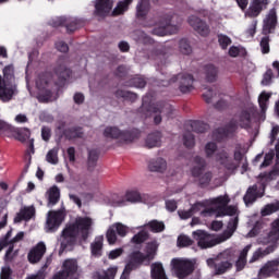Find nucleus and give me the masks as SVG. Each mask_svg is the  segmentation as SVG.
<instances>
[{"mask_svg": "<svg viewBox=\"0 0 279 279\" xmlns=\"http://www.w3.org/2000/svg\"><path fill=\"white\" fill-rule=\"evenodd\" d=\"M230 204V197L228 195L218 196L210 198L204 203L194 204L189 210H179L178 215L180 219H191L192 215H197L201 213L203 217H223V215H229L230 217L236 215L238 209L234 206H230L227 209L226 206Z\"/></svg>", "mask_w": 279, "mask_h": 279, "instance_id": "obj_1", "label": "nucleus"}, {"mask_svg": "<svg viewBox=\"0 0 279 279\" xmlns=\"http://www.w3.org/2000/svg\"><path fill=\"white\" fill-rule=\"evenodd\" d=\"M156 247L158 246H151L146 254L141 251H133L131 254H129L128 263L121 275V279L130 278V274L138 269V267L142 265H149V263H151L156 256Z\"/></svg>", "mask_w": 279, "mask_h": 279, "instance_id": "obj_2", "label": "nucleus"}, {"mask_svg": "<svg viewBox=\"0 0 279 279\" xmlns=\"http://www.w3.org/2000/svg\"><path fill=\"white\" fill-rule=\"evenodd\" d=\"M102 136L106 141H117L118 143H132L136 136L128 131H121L117 126H106L102 130Z\"/></svg>", "mask_w": 279, "mask_h": 279, "instance_id": "obj_3", "label": "nucleus"}, {"mask_svg": "<svg viewBox=\"0 0 279 279\" xmlns=\"http://www.w3.org/2000/svg\"><path fill=\"white\" fill-rule=\"evenodd\" d=\"M66 217V209L64 207L59 210H49L46 215V232H56L62 226Z\"/></svg>", "mask_w": 279, "mask_h": 279, "instance_id": "obj_4", "label": "nucleus"}, {"mask_svg": "<svg viewBox=\"0 0 279 279\" xmlns=\"http://www.w3.org/2000/svg\"><path fill=\"white\" fill-rule=\"evenodd\" d=\"M171 265L174 269V274L177 278L179 279H184L191 276L193 271H195V265L193 264V262L189 259L173 258L171 260Z\"/></svg>", "mask_w": 279, "mask_h": 279, "instance_id": "obj_5", "label": "nucleus"}, {"mask_svg": "<svg viewBox=\"0 0 279 279\" xmlns=\"http://www.w3.org/2000/svg\"><path fill=\"white\" fill-rule=\"evenodd\" d=\"M93 218L80 217L76 219L75 223L72 227V238L77 236L78 239H86L88 232L94 226Z\"/></svg>", "mask_w": 279, "mask_h": 279, "instance_id": "obj_6", "label": "nucleus"}, {"mask_svg": "<svg viewBox=\"0 0 279 279\" xmlns=\"http://www.w3.org/2000/svg\"><path fill=\"white\" fill-rule=\"evenodd\" d=\"M143 197L141 196V193L138 191H129L125 193L124 198L122 197H116L111 201L110 206L113 208H121L123 206L128 205V202L131 204H136L138 202H142Z\"/></svg>", "mask_w": 279, "mask_h": 279, "instance_id": "obj_7", "label": "nucleus"}, {"mask_svg": "<svg viewBox=\"0 0 279 279\" xmlns=\"http://www.w3.org/2000/svg\"><path fill=\"white\" fill-rule=\"evenodd\" d=\"M37 88H39V101H53L56 97H53V92L49 89V81L47 80V76L39 77L36 82Z\"/></svg>", "mask_w": 279, "mask_h": 279, "instance_id": "obj_8", "label": "nucleus"}, {"mask_svg": "<svg viewBox=\"0 0 279 279\" xmlns=\"http://www.w3.org/2000/svg\"><path fill=\"white\" fill-rule=\"evenodd\" d=\"M16 93V86L10 81H5L0 76V100L10 101Z\"/></svg>", "mask_w": 279, "mask_h": 279, "instance_id": "obj_9", "label": "nucleus"}, {"mask_svg": "<svg viewBox=\"0 0 279 279\" xmlns=\"http://www.w3.org/2000/svg\"><path fill=\"white\" fill-rule=\"evenodd\" d=\"M267 5H269V0H251L245 16L248 19H256L263 10L267 9Z\"/></svg>", "mask_w": 279, "mask_h": 279, "instance_id": "obj_10", "label": "nucleus"}, {"mask_svg": "<svg viewBox=\"0 0 279 279\" xmlns=\"http://www.w3.org/2000/svg\"><path fill=\"white\" fill-rule=\"evenodd\" d=\"M189 24L199 36L206 37L210 34V26L195 15L190 16Z\"/></svg>", "mask_w": 279, "mask_h": 279, "instance_id": "obj_11", "label": "nucleus"}, {"mask_svg": "<svg viewBox=\"0 0 279 279\" xmlns=\"http://www.w3.org/2000/svg\"><path fill=\"white\" fill-rule=\"evenodd\" d=\"M114 5V0H97L95 4V14L100 19L112 14V8Z\"/></svg>", "mask_w": 279, "mask_h": 279, "instance_id": "obj_12", "label": "nucleus"}, {"mask_svg": "<svg viewBox=\"0 0 279 279\" xmlns=\"http://www.w3.org/2000/svg\"><path fill=\"white\" fill-rule=\"evenodd\" d=\"M265 195V186H262L258 189V185H253L248 187L245 196H244V203L246 206H250V204H254L258 197H263Z\"/></svg>", "mask_w": 279, "mask_h": 279, "instance_id": "obj_13", "label": "nucleus"}, {"mask_svg": "<svg viewBox=\"0 0 279 279\" xmlns=\"http://www.w3.org/2000/svg\"><path fill=\"white\" fill-rule=\"evenodd\" d=\"M148 169L153 173H167V169H169V163L167 162V159L162 157H157L149 161Z\"/></svg>", "mask_w": 279, "mask_h": 279, "instance_id": "obj_14", "label": "nucleus"}, {"mask_svg": "<svg viewBox=\"0 0 279 279\" xmlns=\"http://www.w3.org/2000/svg\"><path fill=\"white\" fill-rule=\"evenodd\" d=\"M36 215V208L34 206L23 207L15 216L14 223H21V221H29Z\"/></svg>", "mask_w": 279, "mask_h": 279, "instance_id": "obj_15", "label": "nucleus"}, {"mask_svg": "<svg viewBox=\"0 0 279 279\" xmlns=\"http://www.w3.org/2000/svg\"><path fill=\"white\" fill-rule=\"evenodd\" d=\"M46 252V245H37L33 247L27 255L28 262L32 263V265H35V263H39V260L43 259V256H45Z\"/></svg>", "mask_w": 279, "mask_h": 279, "instance_id": "obj_16", "label": "nucleus"}, {"mask_svg": "<svg viewBox=\"0 0 279 279\" xmlns=\"http://www.w3.org/2000/svg\"><path fill=\"white\" fill-rule=\"evenodd\" d=\"M177 82L181 93H191V89L193 88V76L189 74H179L177 76Z\"/></svg>", "mask_w": 279, "mask_h": 279, "instance_id": "obj_17", "label": "nucleus"}, {"mask_svg": "<svg viewBox=\"0 0 279 279\" xmlns=\"http://www.w3.org/2000/svg\"><path fill=\"white\" fill-rule=\"evenodd\" d=\"M178 29H180V24L170 23L155 27L153 34L156 36H167V34H175Z\"/></svg>", "mask_w": 279, "mask_h": 279, "instance_id": "obj_18", "label": "nucleus"}, {"mask_svg": "<svg viewBox=\"0 0 279 279\" xmlns=\"http://www.w3.org/2000/svg\"><path fill=\"white\" fill-rule=\"evenodd\" d=\"M269 99H271V94L267 92H262L258 96V105L262 110L260 121H265V113L267 112V108L269 106Z\"/></svg>", "mask_w": 279, "mask_h": 279, "instance_id": "obj_19", "label": "nucleus"}, {"mask_svg": "<svg viewBox=\"0 0 279 279\" xmlns=\"http://www.w3.org/2000/svg\"><path fill=\"white\" fill-rule=\"evenodd\" d=\"M71 277V259H65L61 270L57 271L50 279H69Z\"/></svg>", "mask_w": 279, "mask_h": 279, "instance_id": "obj_20", "label": "nucleus"}, {"mask_svg": "<svg viewBox=\"0 0 279 279\" xmlns=\"http://www.w3.org/2000/svg\"><path fill=\"white\" fill-rule=\"evenodd\" d=\"M277 16L276 10H270L268 16L264 21V34H271V31L276 27Z\"/></svg>", "mask_w": 279, "mask_h": 279, "instance_id": "obj_21", "label": "nucleus"}, {"mask_svg": "<svg viewBox=\"0 0 279 279\" xmlns=\"http://www.w3.org/2000/svg\"><path fill=\"white\" fill-rule=\"evenodd\" d=\"M134 0H122L117 3L114 9L111 12V16H121V14H125L128 10H130V5Z\"/></svg>", "mask_w": 279, "mask_h": 279, "instance_id": "obj_22", "label": "nucleus"}, {"mask_svg": "<svg viewBox=\"0 0 279 279\" xmlns=\"http://www.w3.org/2000/svg\"><path fill=\"white\" fill-rule=\"evenodd\" d=\"M48 206H56L57 202H60V189L52 186L47 191Z\"/></svg>", "mask_w": 279, "mask_h": 279, "instance_id": "obj_23", "label": "nucleus"}, {"mask_svg": "<svg viewBox=\"0 0 279 279\" xmlns=\"http://www.w3.org/2000/svg\"><path fill=\"white\" fill-rule=\"evenodd\" d=\"M117 276V267H111L107 270L96 271L93 279H114Z\"/></svg>", "mask_w": 279, "mask_h": 279, "instance_id": "obj_24", "label": "nucleus"}, {"mask_svg": "<svg viewBox=\"0 0 279 279\" xmlns=\"http://www.w3.org/2000/svg\"><path fill=\"white\" fill-rule=\"evenodd\" d=\"M276 251V246L269 245L265 250L258 248L251 258L250 263H256L258 258H265V256H268V254H271Z\"/></svg>", "mask_w": 279, "mask_h": 279, "instance_id": "obj_25", "label": "nucleus"}, {"mask_svg": "<svg viewBox=\"0 0 279 279\" xmlns=\"http://www.w3.org/2000/svg\"><path fill=\"white\" fill-rule=\"evenodd\" d=\"M151 278L153 279H168L167 275L165 274V268L162 264L155 263L151 265Z\"/></svg>", "mask_w": 279, "mask_h": 279, "instance_id": "obj_26", "label": "nucleus"}, {"mask_svg": "<svg viewBox=\"0 0 279 279\" xmlns=\"http://www.w3.org/2000/svg\"><path fill=\"white\" fill-rule=\"evenodd\" d=\"M239 223V218L234 217L233 220H231L228 225V232L227 235H223L222 238H220L217 243H223V241H227V239H230V236H232V234L234 233V230H236V226Z\"/></svg>", "mask_w": 279, "mask_h": 279, "instance_id": "obj_27", "label": "nucleus"}, {"mask_svg": "<svg viewBox=\"0 0 279 279\" xmlns=\"http://www.w3.org/2000/svg\"><path fill=\"white\" fill-rule=\"evenodd\" d=\"M279 210V201L275 203L266 205L262 210V217H269V215H274V213H278Z\"/></svg>", "mask_w": 279, "mask_h": 279, "instance_id": "obj_28", "label": "nucleus"}, {"mask_svg": "<svg viewBox=\"0 0 279 279\" xmlns=\"http://www.w3.org/2000/svg\"><path fill=\"white\" fill-rule=\"evenodd\" d=\"M147 12H149V1L148 0H142L137 4L136 16L138 19H143L144 16H147Z\"/></svg>", "mask_w": 279, "mask_h": 279, "instance_id": "obj_29", "label": "nucleus"}, {"mask_svg": "<svg viewBox=\"0 0 279 279\" xmlns=\"http://www.w3.org/2000/svg\"><path fill=\"white\" fill-rule=\"evenodd\" d=\"M146 147H149L150 149L154 147H158V145H160V133H153L149 134L146 137Z\"/></svg>", "mask_w": 279, "mask_h": 279, "instance_id": "obj_30", "label": "nucleus"}, {"mask_svg": "<svg viewBox=\"0 0 279 279\" xmlns=\"http://www.w3.org/2000/svg\"><path fill=\"white\" fill-rule=\"evenodd\" d=\"M111 228L117 232L119 236H128L130 233V227L121 222H116L111 225Z\"/></svg>", "mask_w": 279, "mask_h": 279, "instance_id": "obj_31", "label": "nucleus"}, {"mask_svg": "<svg viewBox=\"0 0 279 279\" xmlns=\"http://www.w3.org/2000/svg\"><path fill=\"white\" fill-rule=\"evenodd\" d=\"M148 239H149V233L142 231L135 234L131 239V243H133V245H143V243H145Z\"/></svg>", "mask_w": 279, "mask_h": 279, "instance_id": "obj_32", "label": "nucleus"}, {"mask_svg": "<svg viewBox=\"0 0 279 279\" xmlns=\"http://www.w3.org/2000/svg\"><path fill=\"white\" fill-rule=\"evenodd\" d=\"M192 173H193V175L195 177V178H199V182H201V184H208V182H210V180H211V174L210 173H204L203 171H202V169H195L194 168V170L192 171Z\"/></svg>", "mask_w": 279, "mask_h": 279, "instance_id": "obj_33", "label": "nucleus"}, {"mask_svg": "<svg viewBox=\"0 0 279 279\" xmlns=\"http://www.w3.org/2000/svg\"><path fill=\"white\" fill-rule=\"evenodd\" d=\"M59 241L61 245H69L71 243V225H66L62 230Z\"/></svg>", "mask_w": 279, "mask_h": 279, "instance_id": "obj_34", "label": "nucleus"}, {"mask_svg": "<svg viewBox=\"0 0 279 279\" xmlns=\"http://www.w3.org/2000/svg\"><path fill=\"white\" fill-rule=\"evenodd\" d=\"M232 267V263L230 260L221 262L215 265V271L217 276H222Z\"/></svg>", "mask_w": 279, "mask_h": 279, "instance_id": "obj_35", "label": "nucleus"}, {"mask_svg": "<svg viewBox=\"0 0 279 279\" xmlns=\"http://www.w3.org/2000/svg\"><path fill=\"white\" fill-rule=\"evenodd\" d=\"M150 232H162L165 230V222L158 220H151L146 225Z\"/></svg>", "mask_w": 279, "mask_h": 279, "instance_id": "obj_36", "label": "nucleus"}, {"mask_svg": "<svg viewBox=\"0 0 279 279\" xmlns=\"http://www.w3.org/2000/svg\"><path fill=\"white\" fill-rule=\"evenodd\" d=\"M82 269L77 265V259H71V279H80Z\"/></svg>", "mask_w": 279, "mask_h": 279, "instance_id": "obj_37", "label": "nucleus"}, {"mask_svg": "<svg viewBox=\"0 0 279 279\" xmlns=\"http://www.w3.org/2000/svg\"><path fill=\"white\" fill-rule=\"evenodd\" d=\"M216 160L219 162V165H225V167H228L230 169V157L228 156V153L220 151L216 155Z\"/></svg>", "mask_w": 279, "mask_h": 279, "instance_id": "obj_38", "label": "nucleus"}, {"mask_svg": "<svg viewBox=\"0 0 279 279\" xmlns=\"http://www.w3.org/2000/svg\"><path fill=\"white\" fill-rule=\"evenodd\" d=\"M29 136H32V133L27 129L17 130L15 133L16 141H20L21 143H25Z\"/></svg>", "mask_w": 279, "mask_h": 279, "instance_id": "obj_39", "label": "nucleus"}, {"mask_svg": "<svg viewBox=\"0 0 279 279\" xmlns=\"http://www.w3.org/2000/svg\"><path fill=\"white\" fill-rule=\"evenodd\" d=\"M19 256V250L14 251V245L9 246L5 255H4V260L5 263H12L14 258Z\"/></svg>", "mask_w": 279, "mask_h": 279, "instance_id": "obj_40", "label": "nucleus"}, {"mask_svg": "<svg viewBox=\"0 0 279 279\" xmlns=\"http://www.w3.org/2000/svg\"><path fill=\"white\" fill-rule=\"evenodd\" d=\"M193 239L198 242V245H202L208 239V233L204 230L194 231Z\"/></svg>", "mask_w": 279, "mask_h": 279, "instance_id": "obj_41", "label": "nucleus"}, {"mask_svg": "<svg viewBox=\"0 0 279 279\" xmlns=\"http://www.w3.org/2000/svg\"><path fill=\"white\" fill-rule=\"evenodd\" d=\"M46 160L50 165H58V149L52 148L46 155Z\"/></svg>", "mask_w": 279, "mask_h": 279, "instance_id": "obj_42", "label": "nucleus"}, {"mask_svg": "<svg viewBox=\"0 0 279 279\" xmlns=\"http://www.w3.org/2000/svg\"><path fill=\"white\" fill-rule=\"evenodd\" d=\"M10 236H12V230H10L5 235V241L14 245V243H21L23 241V236H25L24 232H19L16 236L10 240Z\"/></svg>", "mask_w": 279, "mask_h": 279, "instance_id": "obj_43", "label": "nucleus"}, {"mask_svg": "<svg viewBox=\"0 0 279 279\" xmlns=\"http://www.w3.org/2000/svg\"><path fill=\"white\" fill-rule=\"evenodd\" d=\"M106 239L110 245H114L118 243L117 232L111 227H109L107 230Z\"/></svg>", "mask_w": 279, "mask_h": 279, "instance_id": "obj_44", "label": "nucleus"}, {"mask_svg": "<svg viewBox=\"0 0 279 279\" xmlns=\"http://www.w3.org/2000/svg\"><path fill=\"white\" fill-rule=\"evenodd\" d=\"M4 77L2 80H5V82L14 83V68L12 65H8L3 70Z\"/></svg>", "mask_w": 279, "mask_h": 279, "instance_id": "obj_45", "label": "nucleus"}, {"mask_svg": "<svg viewBox=\"0 0 279 279\" xmlns=\"http://www.w3.org/2000/svg\"><path fill=\"white\" fill-rule=\"evenodd\" d=\"M49 267V264L46 263L40 270H38L35 275L28 276L26 279H46L47 272L46 269Z\"/></svg>", "mask_w": 279, "mask_h": 279, "instance_id": "obj_46", "label": "nucleus"}, {"mask_svg": "<svg viewBox=\"0 0 279 279\" xmlns=\"http://www.w3.org/2000/svg\"><path fill=\"white\" fill-rule=\"evenodd\" d=\"M218 70L215 68V65H208L206 68V75H207V80L208 82H215V80L217 78V74H218Z\"/></svg>", "mask_w": 279, "mask_h": 279, "instance_id": "obj_47", "label": "nucleus"}, {"mask_svg": "<svg viewBox=\"0 0 279 279\" xmlns=\"http://www.w3.org/2000/svg\"><path fill=\"white\" fill-rule=\"evenodd\" d=\"M218 43L222 49H228L229 45H232V39L227 35L220 34L218 35Z\"/></svg>", "mask_w": 279, "mask_h": 279, "instance_id": "obj_48", "label": "nucleus"}, {"mask_svg": "<svg viewBox=\"0 0 279 279\" xmlns=\"http://www.w3.org/2000/svg\"><path fill=\"white\" fill-rule=\"evenodd\" d=\"M203 97L207 104H211V101L217 97V94L213 89H205Z\"/></svg>", "mask_w": 279, "mask_h": 279, "instance_id": "obj_49", "label": "nucleus"}, {"mask_svg": "<svg viewBox=\"0 0 279 279\" xmlns=\"http://www.w3.org/2000/svg\"><path fill=\"white\" fill-rule=\"evenodd\" d=\"M147 82H145V78L143 77H134L131 81V86H134L135 88H145V85Z\"/></svg>", "mask_w": 279, "mask_h": 279, "instance_id": "obj_50", "label": "nucleus"}, {"mask_svg": "<svg viewBox=\"0 0 279 279\" xmlns=\"http://www.w3.org/2000/svg\"><path fill=\"white\" fill-rule=\"evenodd\" d=\"M215 151H217V144H215V142H209L205 145L206 156H213Z\"/></svg>", "mask_w": 279, "mask_h": 279, "instance_id": "obj_51", "label": "nucleus"}, {"mask_svg": "<svg viewBox=\"0 0 279 279\" xmlns=\"http://www.w3.org/2000/svg\"><path fill=\"white\" fill-rule=\"evenodd\" d=\"M260 230H263V222H257L254 228L247 233V238L252 239V236H256V234H258V232H260Z\"/></svg>", "mask_w": 279, "mask_h": 279, "instance_id": "obj_52", "label": "nucleus"}, {"mask_svg": "<svg viewBox=\"0 0 279 279\" xmlns=\"http://www.w3.org/2000/svg\"><path fill=\"white\" fill-rule=\"evenodd\" d=\"M193 244V240L189 238L186 234H181L178 238V245H191Z\"/></svg>", "mask_w": 279, "mask_h": 279, "instance_id": "obj_53", "label": "nucleus"}, {"mask_svg": "<svg viewBox=\"0 0 279 279\" xmlns=\"http://www.w3.org/2000/svg\"><path fill=\"white\" fill-rule=\"evenodd\" d=\"M250 119H251V116L248 112H243L240 116V124L242 125V128H247V125H250Z\"/></svg>", "mask_w": 279, "mask_h": 279, "instance_id": "obj_54", "label": "nucleus"}, {"mask_svg": "<svg viewBox=\"0 0 279 279\" xmlns=\"http://www.w3.org/2000/svg\"><path fill=\"white\" fill-rule=\"evenodd\" d=\"M166 209L169 213H175V210H178V203L173 199L166 201Z\"/></svg>", "mask_w": 279, "mask_h": 279, "instance_id": "obj_55", "label": "nucleus"}, {"mask_svg": "<svg viewBox=\"0 0 279 279\" xmlns=\"http://www.w3.org/2000/svg\"><path fill=\"white\" fill-rule=\"evenodd\" d=\"M119 97H123L124 99H129V101H134L136 99V94L132 92H120L118 93Z\"/></svg>", "mask_w": 279, "mask_h": 279, "instance_id": "obj_56", "label": "nucleus"}, {"mask_svg": "<svg viewBox=\"0 0 279 279\" xmlns=\"http://www.w3.org/2000/svg\"><path fill=\"white\" fill-rule=\"evenodd\" d=\"M123 252H124L123 247H119V248L112 250L109 253L110 260H114V259L119 258V256H121L123 254Z\"/></svg>", "mask_w": 279, "mask_h": 279, "instance_id": "obj_57", "label": "nucleus"}, {"mask_svg": "<svg viewBox=\"0 0 279 279\" xmlns=\"http://www.w3.org/2000/svg\"><path fill=\"white\" fill-rule=\"evenodd\" d=\"M271 77H274V73L271 72V70H268V71L264 74V77H263V80H262L263 86H268V84L271 83Z\"/></svg>", "mask_w": 279, "mask_h": 279, "instance_id": "obj_58", "label": "nucleus"}, {"mask_svg": "<svg viewBox=\"0 0 279 279\" xmlns=\"http://www.w3.org/2000/svg\"><path fill=\"white\" fill-rule=\"evenodd\" d=\"M4 226H8V213L0 209V230H2Z\"/></svg>", "mask_w": 279, "mask_h": 279, "instance_id": "obj_59", "label": "nucleus"}, {"mask_svg": "<svg viewBox=\"0 0 279 279\" xmlns=\"http://www.w3.org/2000/svg\"><path fill=\"white\" fill-rule=\"evenodd\" d=\"M262 53H269V38L264 37L260 41Z\"/></svg>", "mask_w": 279, "mask_h": 279, "instance_id": "obj_60", "label": "nucleus"}, {"mask_svg": "<svg viewBox=\"0 0 279 279\" xmlns=\"http://www.w3.org/2000/svg\"><path fill=\"white\" fill-rule=\"evenodd\" d=\"M95 162H97V153L90 150L88 155V167H95Z\"/></svg>", "mask_w": 279, "mask_h": 279, "instance_id": "obj_61", "label": "nucleus"}, {"mask_svg": "<svg viewBox=\"0 0 279 279\" xmlns=\"http://www.w3.org/2000/svg\"><path fill=\"white\" fill-rule=\"evenodd\" d=\"M56 47L58 51H61V53H66L69 51V45L64 41H58Z\"/></svg>", "mask_w": 279, "mask_h": 279, "instance_id": "obj_62", "label": "nucleus"}, {"mask_svg": "<svg viewBox=\"0 0 279 279\" xmlns=\"http://www.w3.org/2000/svg\"><path fill=\"white\" fill-rule=\"evenodd\" d=\"M41 137H43V141H49V138H51V129L47 128V126H44L41 129Z\"/></svg>", "mask_w": 279, "mask_h": 279, "instance_id": "obj_63", "label": "nucleus"}, {"mask_svg": "<svg viewBox=\"0 0 279 279\" xmlns=\"http://www.w3.org/2000/svg\"><path fill=\"white\" fill-rule=\"evenodd\" d=\"M10 276H12V268L10 267L2 268L0 279H12L10 278Z\"/></svg>", "mask_w": 279, "mask_h": 279, "instance_id": "obj_64", "label": "nucleus"}]
</instances>
